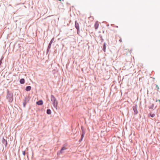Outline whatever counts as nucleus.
I'll list each match as a JSON object with an SVG mask.
<instances>
[{"label": "nucleus", "mask_w": 160, "mask_h": 160, "mask_svg": "<svg viewBox=\"0 0 160 160\" xmlns=\"http://www.w3.org/2000/svg\"><path fill=\"white\" fill-rule=\"evenodd\" d=\"M51 100L52 102V103L55 108H57V107L58 102L57 101L56 98L54 97V96L52 95L51 97Z\"/></svg>", "instance_id": "f257e3e1"}, {"label": "nucleus", "mask_w": 160, "mask_h": 160, "mask_svg": "<svg viewBox=\"0 0 160 160\" xmlns=\"http://www.w3.org/2000/svg\"><path fill=\"white\" fill-rule=\"evenodd\" d=\"M7 98L10 102H12L13 100V94L9 91L7 92Z\"/></svg>", "instance_id": "f03ea898"}, {"label": "nucleus", "mask_w": 160, "mask_h": 160, "mask_svg": "<svg viewBox=\"0 0 160 160\" xmlns=\"http://www.w3.org/2000/svg\"><path fill=\"white\" fill-rule=\"evenodd\" d=\"M129 52V50L128 49H124L122 51V53L123 55H127Z\"/></svg>", "instance_id": "7ed1b4c3"}, {"label": "nucleus", "mask_w": 160, "mask_h": 160, "mask_svg": "<svg viewBox=\"0 0 160 160\" xmlns=\"http://www.w3.org/2000/svg\"><path fill=\"white\" fill-rule=\"evenodd\" d=\"M2 142L5 145V147H6L7 145V141L5 139H4L3 138Z\"/></svg>", "instance_id": "20e7f679"}, {"label": "nucleus", "mask_w": 160, "mask_h": 160, "mask_svg": "<svg viewBox=\"0 0 160 160\" xmlns=\"http://www.w3.org/2000/svg\"><path fill=\"white\" fill-rule=\"evenodd\" d=\"M75 27L78 31L79 30V24L76 21L75 22Z\"/></svg>", "instance_id": "39448f33"}, {"label": "nucleus", "mask_w": 160, "mask_h": 160, "mask_svg": "<svg viewBox=\"0 0 160 160\" xmlns=\"http://www.w3.org/2000/svg\"><path fill=\"white\" fill-rule=\"evenodd\" d=\"M98 26H99V23H98V22L97 21L95 22V25H94V27H95V29H97L98 28Z\"/></svg>", "instance_id": "423d86ee"}, {"label": "nucleus", "mask_w": 160, "mask_h": 160, "mask_svg": "<svg viewBox=\"0 0 160 160\" xmlns=\"http://www.w3.org/2000/svg\"><path fill=\"white\" fill-rule=\"evenodd\" d=\"M36 104L38 105H42L43 104V101L42 100H39L36 102Z\"/></svg>", "instance_id": "0eeeda50"}, {"label": "nucleus", "mask_w": 160, "mask_h": 160, "mask_svg": "<svg viewBox=\"0 0 160 160\" xmlns=\"http://www.w3.org/2000/svg\"><path fill=\"white\" fill-rule=\"evenodd\" d=\"M31 89V87L30 86H27L26 87V90L27 91H30Z\"/></svg>", "instance_id": "6e6552de"}, {"label": "nucleus", "mask_w": 160, "mask_h": 160, "mask_svg": "<svg viewBox=\"0 0 160 160\" xmlns=\"http://www.w3.org/2000/svg\"><path fill=\"white\" fill-rule=\"evenodd\" d=\"M66 149V148L65 147H63L61 149L60 152L61 153H63V151Z\"/></svg>", "instance_id": "1a4fd4ad"}, {"label": "nucleus", "mask_w": 160, "mask_h": 160, "mask_svg": "<svg viewBox=\"0 0 160 160\" xmlns=\"http://www.w3.org/2000/svg\"><path fill=\"white\" fill-rule=\"evenodd\" d=\"M20 82L21 84H23L25 82V80L23 78H22L20 80Z\"/></svg>", "instance_id": "9d476101"}, {"label": "nucleus", "mask_w": 160, "mask_h": 160, "mask_svg": "<svg viewBox=\"0 0 160 160\" xmlns=\"http://www.w3.org/2000/svg\"><path fill=\"white\" fill-rule=\"evenodd\" d=\"M149 115L152 117H153L155 116V114L152 113V112H151L149 114Z\"/></svg>", "instance_id": "9b49d317"}, {"label": "nucleus", "mask_w": 160, "mask_h": 160, "mask_svg": "<svg viewBox=\"0 0 160 160\" xmlns=\"http://www.w3.org/2000/svg\"><path fill=\"white\" fill-rule=\"evenodd\" d=\"M47 114H50L51 113V112L50 109H48L47 111Z\"/></svg>", "instance_id": "f8f14e48"}, {"label": "nucleus", "mask_w": 160, "mask_h": 160, "mask_svg": "<svg viewBox=\"0 0 160 160\" xmlns=\"http://www.w3.org/2000/svg\"><path fill=\"white\" fill-rule=\"evenodd\" d=\"M84 134H85L84 132H82V134L81 137V141H82V139L84 137Z\"/></svg>", "instance_id": "ddd939ff"}, {"label": "nucleus", "mask_w": 160, "mask_h": 160, "mask_svg": "<svg viewBox=\"0 0 160 160\" xmlns=\"http://www.w3.org/2000/svg\"><path fill=\"white\" fill-rule=\"evenodd\" d=\"M54 40V38H53L51 41L49 43V46L51 45V44L52 43Z\"/></svg>", "instance_id": "4468645a"}, {"label": "nucleus", "mask_w": 160, "mask_h": 160, "mask_svg": "<svg viewBox=\"0 0 160 160\" xmlns=\"http://www.w3.org/2000/svg\"><path fill=\"white\" fill-rule=\"evenodd\" d=\"M106 49V45L105 43H104L103 45V50L104 52H105V49Z\"/></svg>", "instance_id": "2eb2a0df"}, {"label": "nucleus", "mask_w": 160, "mask_h": 160, "mask_svg": "<svg viewBox=\"0 0 160 160\" xmlns=\"http://www.w3.org/2000/svg\"><path fill=\"white\" fill-rule=\"evenodd\" d=\"M22 154L23 155H24V156H25V151H23L22 152Z\"/></svg>", "instance_id": "dca6fc26"}, {"label": "nucleus", "mask_w": 160, "mask_h": 160, "mask_svg": "<svg viewBox=\"0 0 160 160\" xmlns=\"http://www.w3.org/2000/svg\"><path fill=\"white\" fill-rule=\"evenodd\" d=\"M156 88H157L158 89H158H159V87L157 85H156Z\"/></svg>", "instance_id": "f3484780"}, {"label": "nucleus", "mask_w": 160, "mask_h": 160, "mask_svg": "<svg viewBox=\"0 0 160 160\" xmlns=\"http://www.w3.org/2000/svg\"><path fill=\"white\" fill-rule=\"evenodd\" d=\"M119 41L120 42H122V40L121 38H120V39L119 40Z\"/></svg>", "instance_id": "a211bd4d"}, {"label": "nucleus", "mask_w": 160, "mask_h": 160, "mask_svg": "<svg viewBox=\"0 0 160 160\" xmlns=\"http://www.w3.org/2000/svg\"><path fill=\"white\" fill-rule=\"evenodd\" d=\"M1 63H2V60H0V65H1Z\"/></svg>", "instance_id": "6ab92c4d"}, {"label": "nucleus", "mask_w": 160, "mask_h": 160, "mask_svg": "<svg viewBox=\"0 0 160 160\" xmlns=\"http://www.w3.org/2000/svg\"><path fill=\"white\" fill-rule=\"evenodd\" d=\"M50 46H49V45L48 47H50Z\"/></svg>", "instance_id": "aec40b11"}, {"label": "nucleus", "mask_w": 160, "mask_h": 160, "mask_svg": "<svg viewBox=\"0 0 160 160\" xmlns=\"http://www.w3.org/2000/svg\"><path fill=\"white\" fill-rule=\"evenodd\" d=\"M59 0L60 1H61V0Z\"/></svg>", "instance_id": "412c9836"}]
</instances>
